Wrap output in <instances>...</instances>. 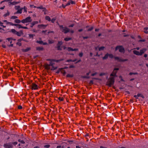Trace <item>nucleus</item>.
Listing matches in <instances>:
<instances>
[{"instance_id": "obj_1", "label": "nucleus", "mask_w": 148, "mask_h": 148, "mask_svg": "<svg viewBox=\"0 0 148 148\" xmlns=\"http://www.w3.org/2000/svg\"><path fill=\"white\" fill-rule=\"evenodd\" d=\"M49 61V64H46L45 65V68L47 69H50L51 70H54L56 69V67L54 66V62H58L59 60L53 59H48L47 60Z\"/></svg>"}, {"instance_id": "obj_2", "label": "nucleus", "mask_w": 148, "mask_h": 148, "mask_svg": "<svg viewBox=\"0 0 148 148\" xmlns=\"http://www.w3.org/2000/svg\"><path fill=\"white\" fill-rule=\"evenodd\" d=\"M114 82V77H110L108 79L107 82V85L109 86H111L113 85Z\"/></svg>"}, {"instance_id": "obj_3", "label": "nucleus", "mask_w": 148, "mask_h": 148, "mask_svg": "<svg viewBox=\"0 0 148 148\" xmlns=\"http://www.w3.org/2000/svg\"><path fill=\"white\" fill-rule=\"evenodd\" d=\"M3 22L5 23V24L6 25H14L15 26H16L17 28H18V29L22 28V26L20 25L17 24H14L10 22H8L6 20L3 21Z\"/></svg>"}, {"instance_id": "obj_4", "label": "nucleus", "mask_w": 148, "mask_h": 148, "mask_svg": "<svg viewBox=\"0 0 148 148\" xmlns=\"http://www.w3.org/2000/svg\"><path fill=\"white\" fill-rule=\"evenodd\" d=\"M12 0H5L1 1V3L5 2V3L6 4H7L9 5H14L17 4V2L14 1L12 2Z\"/></svg>"}, {"instance_id": "obj_5", "label": "nucleus", "mask_w": 148, "mask_h": 148, "mask_svg": "<svg viewBox=\"0 0 148 148\" xmlns=\"http://www.w3.org/2000/svg\"><path fill=\"white\" fill-rule=\"evenodd\" d=\"M115 50H119V51L121 53H124L125 51L124 48L121 46H117Z\"/></svg>"}, {"instance_id": "obj_6", "label": "nucleus", "mask_w": 148, "mask_h": 148, "mask_svg": "<svg viewBox=\"0 0 148 148\" xmlns=\"http://www.w3.org/2000/svg\"><path fill=\"white\" fill-rule=\"evenodd\" d=\"M32 20L30 17H29L26 18L25 19H23L21 21L22 23H25L30 22L32 21Z\"/></svg>"}, {"instance_id": "obj_7", "label": "nucleus", "mask_w": 148, "mask_h": 148, "mask_svg": "<svg viewBox=\"0 0 148 148\" xmlns=\"http://www.w3.org/2000/svg\"><path fill=\"white\" fill-rule=\"evenodd\" d=\"M114 58L115 60H117L118 61L120 62L126 61L128 60L127 59H122V58L118 57H114Z\"/></svg>"}, {"instance_id": "obj_8", "label": "nucleus", "mask_w": 148, "mask_h": 148, "mask_svg": "<svg viewBox=\"0 0 148 148\" xmlns=\"http://www.w3.org/2000/svg\"><path fill=\"white\" fill-rule=\"evenodd\" d=\"M119 69L118 68H116L114 69L112 73L110 74V76H114V77H115L117 76L116 75V73H117L116 71L118 70Z\"/></svg>"}, {"instance_id": "obj_9", "label": "nucleus", "mask_w": 148, "mask_h": 148, "mask_svg": "<svg viewBox=\"0 0 148 148\" xmlns=\"http://www.w3.org/2000/svg\"><path fill=\"white\" fill-rule=\"evenodd\" d=\"M4 147L5 148H11L12 147V143H8L5 144L4 145Z\"/></svg>"}, {"instance_id": "obj_10", "label": "nucleus", "mask_w": 148, "mask_h": 148, "mask_svg": "<svg viewBox=\"0 0 148 148\" xmlns=\"http://www.w3.org/2000/svg\"><path fill=\"white\" fill-rule=\"evenodd\" d=\"M62 42H58L57 47V49L58 50H61L62 48Z\"/></svg>"}, {"instance_id": "obj_11", "label": "nucleus", "mask_w": 148, "mask_h": 148, "mask_svg": "<svg viewBox=\"0 0 148 148\" xmlns=\"http://www.w3.org/2000/svg\"><path fill=\"white\" fill-rule=\"evenodd\" d=\"M7 40H8V41L9 42H10V44H10V45H9V47H12L13 45V44H12V43L13 42H14L15 40L14 39H12L11 38H8L7 39Z\"/></svg>"}, {"instance_id": "obj_12", "label": "nucleus", "mask_w": 148, "mask_h": 148, "mask_svg": "<svg viewBox=\"0 0 148 148\" xmlns=\"http://www.w3.org/2000/svg\"><path fill=\"white\" fill-rule=\"evenodd\" d=\"M32 89L33 90H36L38 88V86L35 84H33L32 85Z\"/></svg>"}, {"instance_id": "obj_13", "label": "nucleus", "mask_w": 148, "mask_h": 148, "mask_svg": "<svg viewBox=\"0 0 148 148\" xmlns=\"http://www.w3.org/2000/svg\"><path fill=\"white\" fill-rule=\"evenodd\" d=\"M147 50L146 48H144L142 49H141L140 51V56L142 55L143 53H144Z\"/></svg>"}, {"instance_id": "obj_14", "label": "nucleus", "mask_w": 148, "mask_h": 148, "mask_svg": "<svg viewBox=\"0 0 148 148\" xmlns=\"http://www.w3.org/2000/svg\"><path fill=\"white\" fill-rule=\"evenodd\" d=\"M60 72H61L64 75L65 73V70L64 69V68L60 69L58 71V73H59Z\"/></svg>"}, {"instance_id": "obj_15", "label": "nucleus", "mask_w": 148, "mask_h": 148, "mask_svg": "<svg viewBox=\"0 0 148 148\" xmlns=\"http://www.w3.org/2000/svg\"><path fill=\"white\" fill-rule=\"evenodd\" d=\"M37 42L39 44H40L41 45H46L47 44V43L46 42H44L42 41H37Z\"/></svg>"}, {"instance_id": "obj_16", "label": "nucleus", "mask_w": 148, "mask_h": 148, "mask_svg": "<svg viewBox=\"0 0 148 148\" xmlns=\"http://www.w3.org/2000/svg\"><path fill=\"white\" fill-rule=\"evenodd\" d=\"M133 53L137 56H140L139 51L136 50H134L133 51Z\"/></svg>"}, {"instance_id": "obj_17", "label": "nucleus", "mask_w": 148, "mask_h": 148, "mask_svg": "<svg viewBox=\"0 0 148 148\" xmlns=\"http://www.w3.org/2000/svg\"><path fill=\"white\" fill-rule=\"evenodd\" d=\"M109 54L108 53H106L105 56L102 58L103 60H106L109 57Z\"/></svg>"}, {"instance_id": "obj_18", "label": "nucleus", "mask_w": 148, "mask_h": 148, "mask_svg": "<svg viewBox=\"0 0 148 148\" xmlns=\"http://www.w3.org/2000/svg\"><path fill=\"white\" fill-rule=\"evenodd\" d=\"M22 39H18V42L16 43L19 46L21 45V42L22 41Z\"/></svg>"}, {"instance_id": "obj_19", "label": "nucleus", "mask_w": 148, "mask_h": 148, "mask_svg": "<svg viewBox=\"0 0 148 148\" xmlns=\"http://www.w3.org/2000/svg\"><path fill=\"white\" fill-rule=\"evenodd\" d=\"M59 27L61 30L64 33H65V29L63 27V26L62 25H59Z\"/></svg>"}, {"instance_id": "obj_20", "label": "nucleus", "mask_w": 148, "mask_h": 148, "mask_svg": "<svg viewBox=\"0 0 148 148\" xmlns=\"http://www.w3.org/2000/svg\"><path fill=\"white\" fill-rule=\"evenodd\" d=\"M23 9V8H20L18 10H17V11L16 12V13H20V14H21V13L22 12V9Z\"/></svg>"}, {"instance_id": "obj_21", "label": "nucleus", "mask_w": 148, "mask_h": 148, "mask_svg": "<svg viewBox=\"0 0 148 148\" xmlns=\"http://www.w3.org/2000/svg\"><path fill=\"white\" fill-rule=\"evenodd\" d=\"M45 18L46 20L48 21H51L50 18L48 16H46L45 17Z\"/></svg>"}, {"instance_id": "obj_22", "label": "nucleus", "mask_w": 148, "mask_h": 148, "mask_svg": "<svg viewBox=\"0 0 148 148\" xmlns=\"http://www.w3.org/2000/svg\"><path fill=\"white\" fill-rule=\"evenodd\" d=\"M148 29V27H145L144 28V32L146 34L148 33V31H147V30Z\"/></svg>"}, {"instance_id": "obj_23", "label": "nucleus", "mask_w": 148, "mask_h": 148, "mask_svg": "<svg viewBox=\"0 0 148 148\" xmlns=\"http://www.w3.org/2000/svg\"><path fill=\"white\" fill-rule=\"evenodd\" d=\"M30 49V48H26V49H23L22 50V51L23 52H27L29 51Z\"/></svg>"}, {"instance_id": "obj_24", "label": "nucleus", "mask_w": 148, "mask_h": 148, "mask_svg": "<svg viewBox=\"0 0 148 148\" xmlns=\"http://www.w3.org/2000/svg\"><path fill=\"white\" fill-rule=\"evenodd\" d=\"M73 77V74H67L66 75V77Z\"/></svg>"}, {"instance_id": "obj_25", "label": "nucleus", "mask_w": 148, "mask_h": 148, "mask_svg": "<svg viewBox=\"0 0 148 148\" xmlns=\"http://www.w3.org/2000/svg\"><path fill=\"white\" fill-rule=\"evenodd\" d=\"M11 32L12 33H13L15 34H16V32H17V31H16L14 29H12L11 30Z\"/></svg>"}, {"instance_id": "obj_26", "label": "nucleus", "mask_w": 148, "mask_h": 148, "mask_svg": "<svg viewBox=\"0 0 148 148\" xmlns=\"http://www.w3.org/2000/svg\"><path fill=\"white\" fill-rule=\"evenodd\" d=\"M104 48H105V47H101L99 48V51L103 50Z\"/></svg>"}, {"instance_id": "obj_27", "label": "nucleus", "mask_w": 148, "mask_h": 148, "mask_svg": "<svg viewBox=\"0 0 148 148\" xmlns=\"http://www.w3.org/2000/svg\"><path fill=\"white\" fill-rule=\"evenodd\" d=\"M138 97H140L143 98H144V96L141 94L138 93Z\"/></svg>"}, {"instance_id": "obj_28", "label": "nucleus", "mask_w": 148, "mask_h": 148, "mask_svg": "<svg viewBox=\"0 0 148 148\" xmlns=\"http://www.w3.org/2000/svg\"><path fill=\"white\" fill-rule=\"evenodd\" d=\"M70 30L68 28L65 27V33L70 32Z\"/></svg>"}, {"instance_id": "obj_29", "label": "nucleus", "mask_w": 148, "mask_h": 148, "mask_svg": "<svg viewBox=\"0 0 148 148\" xmlns=\"http://www.w3.org/2000/svg\"><path fill=\"white\" fill-rule=\"evenodd\" d=\"M38 22L37 21H34L32 23V26H33L34 25H35L36 24H37L38 23Z\"/></svg>"}, {"instance_id": "obj_30", "label": "nucleus", "mask_w": 148, "mask_h": 148, "mask_svg": "<svg viewBox=\"0 0 148 148\" xmlns=\"http://www.w3.org/2000/svg\"><path fill=\"white\" fill-rule=\"evenodd\" d=\"M43 48L42 47H36V49L38 50H41L43 49Z\"/></svg>"}, {"instance_id": "obj_31", "label": "nucleus", "mask_w": 148, "mask_h": 148, "mask_svg": "<svg viewBox=\"0 0 148 148\" xmlns=\"http://www.w3.org/2000/svg\"><path fill=\"white\" fill-rule=\"evenodd\" d=\"M21 21L18 19H16L15 20V22L16 23H19L21 22Z\"/></svg>"}, {"instance_id": "obj_32", "label": "nucleus", "mask_w": 148, "mask_h": 148, "mask_svg": "<svg viewBox=\"0 0 148 148\" xmlns=\"http://www.w3.org/2000/svg\"><path fill=\"white\" fill-rule=\"evenodd\" d=\"M138 74V73H137L136 72L134 73L130 72L129 73V75H133V74L137 75Z\"/></svg>"}, {"instance_id": "obj_33", "label": "nucleus", "mask_w": 148, "mask_h": 148, "mask_svg": "<svg viewBox=\"0 0 148 148\" xmlns=\"http://www.w3.org/2000/svg\"><path fill=\"white\" fill-rule=\"evenodd\" d=\"M29 38H33L34 37V35L32 34H29Z\"/></svg>"}, {"instance_id": "obj_34", "label": "nucleus", "mask_w": 148, "mask_h": 148, "mask_svg": "<svg viewBox=\"0 0 148 148\" xmlns=\"http://www.w3.org/2000/svg\"><path fill=\"white\" fill-rule=\"evenodd\" d=\"M16 34L18 36H21V32H17L16 33V34Z\"/></svg>"}, {"instance_id": "obj_35", "label": "nucleus", "mask_w": 148, "mask_h": 148, "mask_svg": "<svg viewBox=\"0 0 148 148\" xmlns=\"http://www.w3.org/2000/svg\"><path fill=\"white\" fill-rule=\"evenodd\" d=\"M15 9L18 10L20 8V6H15Z\"/></svg>"}, {"instance_id": "obj_36", "label": "nucleus", "mask_w": 148, "mask_h": 148, "mask_svg": "<svg viewBox=\"0 0 148 148\" xmlns=\"http://www.w3.org/2000/svg\"><path fill=\"white\" fill-rule=\"evenodd\" d=\"M3 23H2V22L0 21V25L1 26H2L3 27H5V26L4 25H3Z\"/></svg>"}, {"instance_id": "obj_37", "label": "nucleus", "mask_w": 148, "mask_h": 148, "mask_svg": "<svg viewBox=\"0 0 148 148\" xmlns=\"http://www.w3.org/2000/svg\"><path fill=\"white\" fill-rule=\"evenodd\" d=\"M48 42L49 43V44H52L54 42V41L53 40H48Z\"/></svg>"}, {"instance_id": "obj_38", "label": "nucleus", "mask_w": 148, "mask_h": 148, "mask_svg": "<svg viewBox=\"0 0 148 148\" xmlns=\"http://www.w3.org/2000/svg\"><path fill=\"white\" fill-rule=\"evenodd\" d=\"M64 147L62 145H59L56 148H64Z\"/></svg>"}, {"instance_id": "obj_39", "label": "nucleus", "mask_w": 148, "mask_h": 148, "mask_svg": "<svg viewBox=\"0 0 148 148\" xmlns=\"http://www.w3.org/2000/svg\"><path fill=\"white\" fill-rule=\"evenodd\" d=\"M56 18H53L51 20V21L52 23H53L56 20Z\"/></svg>"}, {"instance_id": "obj_40", "label": "nucleus", "mask_w": 148, "mask_h": 148, "mask_svg": "<svg viewBox=\"0 0 148 148\" xmlns=\"http://www.w3.org/2000/svg\"><path fill=\"white\" fill-rule=\"evenodd\" d=\"M10 14V13L8 12H7L4 15V16L5 17H6L7 16H9Z\"/></svg>"}, {"instance_id": "obj_41", "label": "nucleus", "mask_w": 148, "mask_h": 148, "mask_svg": "<svg viewBox=\"0 0 148 148\" xmlns=\"http://www.w3.org/2000/svg\"><path fill=\"white\" fill-rule=\"evenodd\" d=\"M83 53L82 52H81L80 53H79V56L80 57H81L83 56Z\"/></svg>"}, {"instance_id": "obj_42", "label": "nucleus", "mask_w": 148, "mask_h": 148, "mask_svg": "<svg viewBox=\"0 0 148 148\" xmlns=\"http://www.w3.org/2000/svg\"><path fill=\"white\" fill-rule=\"evenodd\" d=\"M71 38L70 37L68 38H65V41H68L69 40H71Z\"/></svg>"}, {"instance_id": "obj_43", "label": "nucleus", "mask_w": 148, "mask_h": 148, "mask_svg": "<svg viewBox=\"0 0 148 148\" xmlns=\"http://www.w3.org/2000/svg\"><path fill=\"white\" fill-rule=\"evenodd\" d=\"M67 49L68 51H73V49L71 47H68Z\"/></svg>"}, {"instance_id": "obj_44", "label": "nucleus", "mask_w": 148, "mask_h": 148, "mask_svg": "<svg viewBox=\"0 0 148 148\" xmlns=\"http://www.w3.org/2000/svg\"><path fill=\"white\" fill-rule=\"evenodd\" d=\"M109 56L111 58H113L114 57L113 55L112 54H109Z\"/></svg>"}, {"instance_id": "obj_45", "label": "nucleus", "mask_w": 148, "mask_h": 148, "mask_svg": "<svg viewBox=\"0 0 148 148\" xmlns=\"http://www.w3.org/2000/svg\"><path fill=\"white\" fill-rule=\"evenodd\" d=\"M23 10H24V12H27V8L26 7H24L23 8Z\"/></svg>"}, {"instance_id": "obj_46", "label": "nucleus", "mask_w": 148, "mask_h": 148, "mask_svg": "<svg viewBox=\"0 0 148 148\" xmlns=\"http://www.w3.org/2000/svg\"><path fill=\"white\" fill-rule=\"evenodd\" d=\"M17 18V17L16 16H12L11 17V18L13 19H15Z\"/></svg>"}, {"instance_id": "obj_47", "label": "nucleus", "mask_w": 148, "mask_h": 148, "mask_svg": "<svg viewBox=\"0 0 148 148\" xmlns=\"http://www.w3.org/2000/svg\"><path fill=\"white\" fill-rule=\"evenodd\" d=\"M70 2L71 3V4H75V2L72 1H70Z\"/></svg>"}, {"instance_id": "obj_48", "label": "nucleus", "mask_w": 148, "mask_h": 148, "mask_svg": "<svg viewBox=\"0 0 148 148\" xmlns=\"http://www.w3.org/2000/svg\"><path fill=\"white\" fill-rule=\"evenodd\" d=\"M44 147L46 148H49L50 147V145H46L44 146Z\"/></svg>"}, {"instance_id": "obj_49", "label": "nucleus", "mask_w": 148, "mask_h": 148, "mask_svg": "<svg viewBox=\"0 0 148 148\" xmlns=\"http://www.w3.org/2000/svg\"><path fill=\"white\" fill-rule=\"evenodd\" d=\"M93 29V27H91L90 28L88 29V31H90L92 30V29Z\"/></svg>"}, {"instance_id": "obj_50", "label": "nucleus", "mask_w": 148, "mask_h": 148, "mask_svg": "<svg viewBox=\"0 0 148 148\" xmlns=\"http://www.w3.org/2000/svg\"><path fill=\"white\" fill-rule=\"evenodd\" d=\"M70 4H71V3L70 2V1H69V2H68V3L66 5H65V6H66L69 5Z\"/></svg>"}, {"instance_id": "obj_51", "label": "nucleus", "mask_w": 148, "mask_h": 148, "mask_svg": "<svg viewBox=\"0 0 148 148\" xmlns=\"http://www.w3.org/2000/svg\"><path fill=\"white\" fill-rule=\"evenodd\" d=\"M105 75V73H101L99 75L100 76H102L103 75Z\"/></svg>"}, {"instance_id": "obj_52", "label": "nucleus", "mask_w": 148, "mask_h": 148, "mask_svg": "<svg viewBox=\"0 0 148 148\" xmlns=\"http://www.w3.org/2000/svg\"><path fill=\"white\" fill-rule=\"evenodd\" d=\"M145 40L144 39L140 40H139V42H144L145 41Z\"/></svg>"}, {"instance_id": "obj_53", "label": "nucleus", "mask_w": 148, "mask_h": 148, "mask_svg": "<svg viewBox=\"0 0 148 148\" xmlns=\"http://www.w3.org/2000/svg\"><path fill=\"white\" fill-rule=\"evenodd\" d=\"M75 66L73 65H71L69 66V68H74Z\"/></svg>"}, {"instance_id": "obj_54", "label": "nucleus", "mask_w": 148, "mask_h": 148, "mask_svg": "<svg viewBox=\"0 0 148 148\" xmlns=\"http://www.w3.org/2000/svg\"><path fill=\"white\" fill-rule=\"evenodd\" d=\"M83 77L84 78H90L88 76H84Z\"/></svg>"}, {"instance_id": "obj_55", "label": "nucleus", "mask_w": 148, "mask_h": 148, "mask_svg": "<svg viewBox=\"0 0 148 148\" xmlns=\"http://www.w3.org/2000/svg\"><path fill=\"white\" fill-rule=\"evenodd\" d=\"M97 73H92V74L91 75L92 76H94L95 75L97 74Z\"/></svg>"}, {"instance_id": "obj_56", "label": "nucleus", "mask_w": 148, "mask_h": 148, "mask_svg": "<svg viewBox=\"0 0 148 148\" xmlns=\"http://www.w3.org/2000/svg\"><path fill=\"white\" fill-rule=\"evenodd\" d=\"M13 144V145H16L17 144V142H14L12 143V144Z\"/></svg>"}, {"instance_id": "obj_57", "label": "nucleus", "mask_w": 148, "mask_h": 148, "mask_svg": "<svg viewBox=\"0 0 148 148\" xmlns=\"http://www.w3.org/2000/svg\"><path fill=\"white\" fill-rule=\"evenodd\" d=\"M70 61H72V60H67L66 61V62H70Z\"/></svg>"}, {"instance_id": "obj_58", "label": "nucleus", "mask_w": 148, "mask_h": 148, "mask_svg": "<svg viewBox=\"0 0 148 148\" xmlns=\"http://www.w3.org/2000/svg\"><path fill=\"white\" fill-rule=\"evenodd\" d=\"M18 108L19 109H21L22 108V107L21 106H18Z\"/></svg>"}, {"instance_id": "obj_59", "label": "nucleus", "mask_w": 148, "mask_h": 148, "mask_svg": "<svg viewBox=\"0 0 148 148\" xmlns=\"http://www.w3.org/2000/svg\"><path fill=\"white\" fill-rule=\"evenodd\" d=\"M20 143L22 144H24L25 143V142L23 140H21Z\"/></svg>"}, {"instance_id": "obj_60", "label": "nucleus", "mask_w": 148, "mask_h": 148, "mask_svg": "<svg viewBox=\"0 0 148 148\" xmlns=\"http://www.w3.org/2000/svg\"><path fill=\"white\" fill-rule=\"evenodd\" d=\"M43 26H45V27H46V25H39V27H43Z\"/></svg>"}, {"instance_id": "obj_61", "label": "nucleus", "mask_w": 148, "mask_h": 148, "mask_svg": "<svg viewBox=\"0 0 148 148\" xmlns=\"http://www.w3.org/2000/svg\"><path fill=\"white\" fill-rule=\"evenodd\" d=\"M134 97H135L136 99H138V95H134Z\"/></svg>"}, {"instance_id": "obj_62", "label": "nucleus", "mask_w": 148, "mask_h": 148, "mask_svg": "<svg viewBox=\"0 0 148 148\" xmlns=\"http://www.w3.org/2000/svg\"><path fill=\"white\" fill-rule=\"evenodd\" d=\"M78 49H73V51H78Z\"/></svg>"}, {"instance_id": "obj_63", "label": "nucleus", "mask_w": 148, "mask_h": 148, "mask_svg": "<svg viewBox=\"0 0 148 148\" xmlns=\"http://www.w3.org/2000/svg\"><path fill=\"white\" fill-rule=\"evenodd\" d=\"M93 81L92 80H90V84H93Z\"/></svg>"}, {"instance_id": "obj_64", "label": "nucleus", "mask_w": 148, "mask_h": 148, "mask_svg": "<svg viewBox=\"0 0 148 148\" xmlns=\"http://www.w3.org/2000/svg\"><path fill=\"white\" fill-rule=\"evenodd\" d=\"M76 148H82L78 146H76Z\"/></svg>"}]
</instances>
